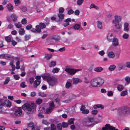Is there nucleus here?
Instances as JSON below:
<instances>
[{"label": "nucleus", "instance_id": "f257e3e1", "mask_svg": "<svg viewBox=\"0 0 130 130\" xmlns=\"http://www.w3.org/2000/svg\"><path fill=\"white\" fill-rule=\"evenodd\" d=\"M35 108L34 103H31L30 104L26 103L24 104L22 107V109L28 114L32 113Z\"/></svg>", "mask_w": 130, "mask_h": 130}, {"label": "nucleus", "instance_id": "f03ea898", "mask_svg": "<svg viewBox=\"0 0 130 130\" xmlns=\"http://www.w3.org/2000/svg\"><path fill=\"white\" fill-rule=\"evenodd\" d=\"M104 83V80L100 77L93 79L90 82L91 85L95 87L101 86Z\"/></svg>", "mask_w": 130, "mask_h": 130}, {"label": "nucleus", "instance_id": "7ed1b4c3", "mask_svg": "<svg viewBox=\"0 0 130 130\" xmlns=\"http://www.w3.org/2000/svg\"><path fill=\"white\" fill-rule=\"evenodd\" d=\"M84 126L88 127H91L94 125L93 119L92 117H88L84 119L83 122Z\"/></svg>", "mask_w": 130, "mask_h": 130}, {"label": "nucleus", "instance_id": "20e7f679", "mask_svg": "<svg viewBox=\"0 0 130 130\" xmlns=\"http://www.w3.org/2000/svg\"><path fill=\"white\" fill-rule=\"evenodd\" d=\"M118 112L119 116L127 115L130 113V108L127 106L123 107L118 110Z\"/></svg>", "mask_w": 130, "mask_h": 130}, {"label": "nucleus", "instance_id": "39448f33", "mask_svg": "<svg viewBox=\"0 0 130 130\" xmlns=\"http://www.w3.org/2000/svg\"><path fill=\"white\" fill-rule=\"evenodd\" d=\"M45 78L46 79L47 81L50 86L53 87L57 84V80L54 77L46 76Z\"/></svg>", "mask_w": 130, "mask_h": 130}, {"label": "nucleus", "instance_id": "423d86ee", "mask_svg": "<svg viewBox=\"0 0 130 130\" xmlns=\"http://www.w3.org/2000/svg\"><path fill=\"white\" fill-rule=\"evenodd\" d=\"M11 105V103L8 100H4L2 99H0V109L2 108L4 106H6L7 107H10Z\"/></svg>", "mask_w": 130, "mask_h": 130}, {"label": "nucleus", "instance_id": "0eeeda50", "mask_svg": "<svg viewBox=\"0 0 130 130\" xmlns=\"http://www.w3.org/2000/svg\"><path fill=\"white\" fill-rule=\"evenodd\" d=\"M14 115L16 117H19L22 114V110L20 107H16L13 109Z\"/></svg>", "mask_w": 130, "mask_h": 130}, {"label": "nucleus", "instance_id": "6e6552de", "mask_svg": "<svg viewBox=\"0 0 130 130\" xmlns=\"http://www.w3.org/2000/svg\"><path fill=\"white\" fill-rule=\"evenodd\" d=\"M79 71H80V70L68 68H66L65 69V71L71 75L74 74L76 72Z\"/></svg>", "mask_w": 130, "mask_h": 130}, {"label": "nucleus", "instance_id": "1a4fd4ad", "mask_svg": "<svg viewBox=\"0 0 130 130\" xmlns=\"http://www.w3.org/2000/svg\"><path fill=\"white\" fill-rule=\"evenodd\" d=\"M101 130H118V129L111 126L110 124H107L105 125L104 127L102 128Z\"/></svg>", "mask_w": 130, "mask_h": 130}, {"label": "nucleus", "instance_id": "9d476101", "mask_svg": "<svg viewBox=\"0 0 130 130\" xmlns=\"http://www.w3.org/2000/svg\"><path fill=\"white\" fill-rule=\"evenodd\" d=\"M49 105L50 107L49 108L46 110V113H50L54 108V103L53 102L50 103Z\"/></svg>", "mask_w": 130, "mask_h": 130}, {"label": "nucleus", "instance_id": "9b49d317", "mask_svg": "<svg viewBox=\"0 0 130 130\" xmlns=\"http://www.w3.org/2000/svg\"><path fill=\"white\" fill-rule=\"evenodd\" d=\"M86 108L85 105H82L80 108V110L82 111V113L83 114H87L89 112V111L88 109H85Z\"/></svg>", "mask_w": 130, "mask_h": 130}, {"label": "nucleus", "instance_id": "f8f14e48", "mask_svg": "<svg viewBox=\"0 0 130 130\" xmlns=\"http://www.w3.org/2000/svg\"><path fill=\"white\" fill-rule=\"evenodd\" d=\"M112 41V44L113 46H117L118 45V39L117 38H113Z\"/></svg>", "mask_w": 130, "mask_h": 130}, {"label": "nucleus", "instance_id": "ddd939ff", "mask_svg": "<svg viewBox=\"0 0 130 130\" xmlns=\"http://www.w3.org/2000/svg\"><path fill=\"white\" fill-rule=\"evenodd\" d=\"M121 20V18L120 16H116L115 17V19L112 21L113 23L114 24H116L117 23H119Z\"/></svg>", "mask_w": 130, "mask_h": 130}, {"label": "nucleus", "instance_id": "4468645a", "mask_svg": "<svg viewBox=\"0 0 130 130\" xmlns=\"http://www.w3.org/2000/svg\"><path fill=\"white\" fill-rule=\"evenodd\" d=\"M41 83L40 80L36 79L34 82L33 84V88L35 89Z\"/></svg>", "mask_w": 130, "mask_h": 130}, {"label": "nucleus", "instance_id": "2eb2a0df", "mask_svg": "<svg viewBox=\"0 0 130 130\" xmlns=\"http://www.w3.org/2000/svg\"><path fill=\"white\" fill-rule=\"evenodd\" d=\"M3 58L5 59H8L10 58H13L14 57L8 54H2Z\"/></svg>", "mask_w": 130, "mask_h": 130}, {"label": "nucleus", "instance_id": "dca6fc26", "mask_svg": "<svg viewBox=\"0 0 130 130\" xmlns=\"http://www.w3.org/2000/svg\"><path fill=\"white\" fill-rule=\"evenodd\" d=\"M73 84L75 85L77 84L78 83H80L82 82V80L77 78H72Z\"/></svg>", "mask_w": 130, "mask_h": 130}, {"label": "nucleus", "instance_id": "f3484780", "mask_svg": "<svg viewBox=\"0 0 130 130\" xmlns=\"http://www.w3.org/2000/svg\"><path fill=\"white\" fill-rule=\"evenodd\" d=\"M58 17L59 18V19L58 20L56 21L57 22H61L64 19V15L62 13H59L58 14Z\"/></svg>", "mask_w": 130, "mask_h": 130}, {"label": "nucleus", "instance_id": "a211bd4d", "mask_svg": "<svg viewBox=\"0 0 130 130\" xmlns=\"http://www.w3.org/2000/svg\"><path fill=\"white\" fill-rule=\"evenodd\" d=\"M51 128L47 127L44 128V130H56V127L54 124H51Z\"/></svg>", "mask_w": 130, "mask_h": 130}, {"label": "nucleus", "instance_id": "6ab92c4d", "mask_svg": "<svg viewBox=\"0 0 130 130\" xmlns=\"http://www.w3.org/2000/svg\"><path fill=\"white\" fill-rule=\"evenodd\" d=\"M112 34L111 32L107 34V39L108 41L109 42L112 41L113 39L112 38Z\"/></svg>", "mask_w": 130, "mask_h": 130}, {"label": "nucleus", "instance_id": "aec40b11", "mask_svg": "<svg viewBox=\"0 0 130 130\" xmlns=\"http://www.w3.org/2000/svg\"><path fill=\"white\" fill-rule=\"evenodd\" d=\"M64 21L66 23L63 24V25L65 27H66L69 25V22H71V19L70 18H68L66 19Z\"/></svg>", "mask_w": 130, "mask_h": 130}, {"label": "nucleus", "instance_id": "412c9836", "mask_svg": "<svg viewBox=\"0 0 130 130\" xmlns=\"http://www.w3.org/2000/svg\"><path fill=\"white\" fill-rule=\"evenodd\" d=\"M128 26L129 25L128 23H124V31L128 32L129 31V28Z\"/></svg>", "mask_w": 130, "mask_h": 130}, {"label": "nucleus", "instance_id": "4be33fe9", "mask_svg": "<svg viewBox=\"0 0 130 130\" xmlns=\"http://www.w3.org/2000/svg\"><path fill=\"white\" fill-rule=\"evenodd\" d=\"M107 55L110 58H113L115 56V54L113 52H109L107 54Z\"/></svg>", "mask_w": 130, "mask_h": 130}, {"label": "nucleus", "instance_id": "5701e85b", "mask_svg": "<svg viewBox=\"0 0 130 130\" xmlns=\"http://www.w3.org/2000/svg\"><path fill=\"white\" fill-rule=\"evenodd\" d=\"M52 56V55L51 54H46L45 55L44 58L47 60H49L51 58Z\"/></svg>", "mask_w": 130, "mask_h": 130}, {"label": "nucleus", "instance_id": "b1692460", "mask_svg": "<svg viewBox=\"0 0 130 130\" xmlns=\"http://www.w3.org/2000/svg\"><path fill=\"white\" fill-rule=\"evenodd\" d=\"M11 17L14 23L16 22L17 20V17L15 14H11Z\"/></svg>", "mask_w": 130, "mask_h": 130}, {"label": "nucleus", "instance_id": "393cba45", "mask_svg": "<svg viewBox=\"0 0 130 130\" xmlns=\"http://www.w3.org/2000/svg\"><path fill=\"white\" fill-rule=\"evenodd\" d=\"M5 40L7 42H10L12 39V38L11 36H7L5 38Z\"/></svg>", "mask_w": 130, "mask_h": 130}, {"label": "nucleus", "instance_id": "a878e982", "mask_svg": "<svg viewBox=\"0 0 130 130\" xmlns=\"http://www.w3.org/2000/svg\"><path fill=\"white\" fill-rule=\"evenodd\" d=\"M7 7L9 11H11L13 9V7L12 5L9 4L7 5Z\"/></svg>", "mask_w": 130, "mask_h": 130}, {"label": "nucleus", "instance_id": "bb28decb", "mask_svg": "<svg viewBox=\"0 0 130 130\" xmlns=\"http://www.w3.org/2000/svg\"><path fill=\"white\" fill-rule=\"evenodd\" d=\"M56 61H51L49 63V67L51 68L54 67L56 65Z\"/></svg>", "mask_w": 130, "mask_h": 130}, {"label": "nucleus", "instance_id": "cd10ccee", "mask_svg": "<svg viewBox=\"0 0 130 130\" xmlns=\"http://www.w3.org/2000/svg\"><path fill=\"white\" fill-rule=\"evenodd\" d=\"M97 23L98 28L100 29H102L103 28L102 23L99 21H98Z\"/></svg>", "mask_w": 130, "mask_h": 130}, {"label": "nucleus", "instance_id": "c85d7f7f", "mask_svg": "<svg viewBox=\"0 0 130 130\" xmlns=\"http://www.w3.org/2000/svg\"><path fill=\"white\" fill-rule=\"evenodd\" d=\"M103 70V68L101 67H97L94 69V70L97 72H100Z\"/></svg>", "mask_w": 130, "mask_h": 130}, {"label": "nucleus", "instance_id": "c756f323", "mask_svg": "<svg viewBox=\"0 0 130 130\" xmlns=\"http://www.w3.org/2000/svg\"><path fill=\"white\" fill-rule=\"evenodd\" d=\"M19 33L20 35H23L25 33V30L23 28H20L19 30Z\"/></svg>", "mask_w": 130, "mask_h": 130}, {"label": "nucleus", "instance_id": "7c9ffc66", "mask_svg": "<svg viewBox=\"0 0 130 130\" xmlns=\"http://www.w3.org/2000/svg\"><path fill=\"white\" fill-rule=\"evenodd\" d=\"M52 39L53 40H55L56 41H58L60 39V38L59 36L55 35L53 36Z\"/></svg>", "mask_w": 130, "mask_h": 130}, {"label": "nucleus", "instance_id": "2f4dec72", "mask_svg": "<svg viewBox=\"0 0 130 130\" xmlns=\"http://www.w3.org/2000/svg\"><path fill=\"white\" fill-rule=\"evenodd\" d=\"M117 88L118 91H121L123 90L124 87L122 85L119 84L117 86Z\"/></svg>", "mask_w": 130, "mask_h": 130}, {"label": "nucleus", "instance_id": "473e14b6", "mask_svg": "<svg viewBox=\"0 0 130 130\" xmlns=\"http://www.w3.org/2000/svg\"><path fill=\"white\" fill-rule=\"evenodd\" d=\"M80 25L79 24H76L73 26L74 29L75 30H78L80 28Z\"/></svg>", "mask_w": 130, "mask_h": 130}, {"label": "nucleus", "instance_id": "72a5a7b5", "mask_svg": "<svg viewBox=\"0 0 130 130\" xmlns=\"http://www.w3.org/2000/svg\"><path fill=\"white\" fill-rule=\"evenodd\" d=\"M28 127H31V130H35V127L34 126V124L32 123H29L28 124Z\"/></svg>", "mask_w": 130, "mask_h": 130}, {"label": "nucleus", "instance_id": "f704fd0d", "mask_svg": "<svg viewBox=\"0 0 130 130\" xmlns=\"http://www.w3.org/2000/svg\"><path fill=\"white\" fill-rule=\"evenodd\" d=\"M36 33H39L41 31V28L39 26L37 25L36 26Z\"/></svg>", "mask_w": 130, "mask_h": 130}, {"label": "nucleus", "instance_id": "c9c22d12", "mask_svg": "<svg viewBox=\"0 0 130 130\" xmlns=\"http://www.w3.org/2000/svg\"><path fill=\"white\" fill-rule=\"evenodd\" d=\"M115 24V26L116 29H120L121 28L122 25L119 23H117L116 24Z\"/></svg>", "mask_w": 130, "mask_h": 130}, {"label": "nucleus", "instance_id": "e433bc0d", "mask_svg": "<svg viewBox=\"0 0 130 130\" xmlns=\"http://www.w3.org/2000/svg\"><path fill=\"white\" fill-rule=\"evenodd\" d=\"M116 67V66L114 65H112L110 66L109 68V70L110 71H113Z\"/></svg>", "mask_w": 130, "mask_h": 130}, {"label": "nucleus", "instance_id": "4c0bfd02", "mask_svg": "<svg viewBox=\"0 0 130 130\" xmlns=\"http://www.w3.org/2000/svg\"><path fill=\"white\" fill-rule=\"evenodd\" d=\"M94 8L96 9H99V8L97 6H96L94 4H91L89 7L90 9Z\"/></svg>", "mask_w": 130, "mask_h": 130}, {"label": "nucleus", "instance_id": "58836bf2", "mask_svg": "<svg viewBox=\"0 0 130 130\" xmlns=\"http://www.w3.org/2000/svg\"><path fill=\"white\" fill-rule=\"evenodd\" d=\"M60 70V69L57 68H54L52 71L53 73H58Z\"/></svg>", "mask_w": 130, "mask_h": 130}, {"label": "nucleus", "instance_id": "ea45409f", "mask_svg": "<svg viewBox=\"0 0 130 130\" xmlns=\"http://www.w3.org/2000/svg\"><path fill=\"white\" fill-rule=\"evenodd\" d=\"M84 1V0H77V4L78 6H80L82 4Z\"/></svg>", "mask_w": 130, "mask_h": 130}, {"label": "nucleus", "instance_id": "a19ab883", "mask_svg": "<svg viewBox=\"0 0 130 130\" xmlns=\"http://www.w3.org/2000/svg\"><path fill=\"white\" fill-rule=\"evenodd\" d=\"M20 87L22 88H24L26 87L27 85H25V82H23L21 83Z\"/></svg>", "mask_w": 130, "mask_h": 130}, {"label": "nucleus", "instance_id": "79ce46f5", "mask_svg": "<svg viewBox=\"0 0 130 130\" xmlns=\"http://www.w3.org/2000/svg\"><path fill=\"white\" fill-rule=\"evenodd\" d=\"M31 37V36L30 35H25V41H27L29 40Z\"/></svg>", "mask_w": 130, "mask_h": 130}, {"label": "nucleus", "instance_id": "37998d69", "mask_svg": "<svg viewBox=\"0 0 130 130\" xmlns=\"http://www.w3.org/2000/svg\"><path fill=\"white\" fill-rule=\"evenodd\" d=\"M65 86L67 88L69 89L71 87V84L70 82H67Z\"/></svg>", "mask_w": 130, "mask_h": 130}, {"label": "nucleus", "instance_id": "c03bdc74", "mask_svg": "<svg viewBox=\"0 0 130 130\" xmlns=\"http://www.w3.org/2000/svg\"><path fill=\"white\" fill-rule=\"evenodd\" d=\"M75 119L74 118H71L68 121V123L69 124H73V123Z\"/></svg>", "mask_w": 130, "mask_h": 130}, {"label": "nucleus", "instance_id": "a18cd8bd", "mask_svg": "<svg viewBox=\"0 0 130 130\" xmlns=\"http://www.w3.org/2000/svg\"><path fill=\"white\" fill-rule=\"evenodd\" d=\"M39 96L43 97H45L46 96V94L44 92H39L38 93Z\"/></svg>", "mask_w": 130, "mask_h": 130}, {"label": "nucleus", "instance_id": "49530a36", "mask_svg": "<svg viewBox=\"0 0 130 130\" xmlns=\"http://www.w3.org/2000/svg\"><path fill=\"white\" fill-rule=\"evenodd\" d=\"M39 25L41 28L43 29L45 28L46 27V25L44 23H40L39 24Z\"/></svg>", "mask_w": 130, "mask_h": 130}, {"label": "nucleus", "instance_id": "de8ad7c7", "mask_svg": "<svg viewBox=\"0 0 130 130\" xmlns=\"http://www.w3.org/2000/svg\"><path fill=\"white\" fill-rule=\"evenodd\" d=\"M127 94V91L126 90L124 91H122L120 93V95L122 96H124Z\"/></svg>", "mask_w": 130, "mask_h": 130}, {"label": "nucleus", "instance_id": "09e8293b", "mask_svg": "<svg viewBox=\"0 0 130 130\" xmlns=\"http://www.w3.org/2000/svg\"><path fill=\"white\" fill-rule=\"evenodd\" d=\"M10 81V78L9 77H7L6 78L4 84L5 85L8 84L9 82Z\"/></svg>", "mask_w": 130, "mask_h": 130}, {"label": "nucleus", "instance_id": "8fccbe9b", "mask_svg": "<svg viewBox=\"0 0 130 130\" xmlns=\"http://www.w3.org/2000/svg\"><path fill=\"white\" fill-rule=\"evenodd\" d=\"M16 27L18 28H20L22 27V25L20 22H18V23H16L14 24Z\"/></svg>", "mask_w": 130, "mask_h": 130}, {"label": "nucleus", "instance_id": "3c124183", "mask_svg": "<svg viewBox=\"0 0 130 130\" xmlns=\"http://www.w3.org/2000/svg\"><path fill=\"white\" fill-rule=\"evenodd\" d=\"M129 37V35L127 33H124L122 36L123 38L124 39H127Z\"/></svg>", "mask_w": 130, "mask_h": 130}, {"label": "nucleus", "instance_id": "603ef678", "mask_svg": "<svg viewBox=\"0 0 130 130\" xmlns=\"http://www.w3.org/2000/svg\"><path fill=\"white\" fill-rule=\"evenodd\" d=\"M64 11V8L62 7H60L59 9V12L60 13H62Z\"/></svg>", "mask_w": 130, "mask_h": 130}, {"label": "nucleus", "instance_id": "864d4df0", "mask_svg": "<svg viewBox=\"0 0 130 130\" xmlns=\"http://www.w3.org/2000/svg\"><path fill=\"white\" fill-rule=\"evenodd\" d=\"M14 1L15 6H18L21 3L20 1L19 0H14Z\"/></svg>", "mask_w": 130, "mask_h": 130}, {"label": "nucleus", "instance_id": "5fc2aeb1", "mask_svg": "<svg viewBox=\"0 0 130 130\" xmlns=\"http://www.w3.org/2000/svg\"><path fill=\"white\" fill-rule=\"evenodd\" d=\"M21 10L25 12L27 10V8L24 6H21L20 7Z\"/></svg>", "mask_w": 130, "mask_h": 130}, {"label": "nucleus", "instance_id": "6e6d98bb", "mask_svg": "<svg viewBox=\"0 0 130 130\" xmlns=\"http://www.w3.org/2000/svg\"><path fill=\"white\" fill-rule=\"evenodd\" d=\"M42 100L41 99H38L36 101V103L38 104H40L42 102Z\"/></svg>", "mask_w": 130, "mask_h": 130}, {"label": "nucleus", "instance_id": "4d7b16f0", "mask_svg": "<svg viewBox=\"0 0 130 130\" xmlns=\"http://www.w3.org/2000/svg\"><path fill=\"white\" fill-rule=\"evenodd\" d=\"M107 95L108 96H112L113 95V93L112 91H109L108 92Z\"/></svg>", "mask_w": 130, "mask_h": 130}, {"label": "nucleus", "instance_id": "13d9d810", "mask_svg": "<svg viewBox=\"0 0 130 130\" xmlns=\"http://www.w3.org/2000/svg\"><path fill=\"white\" fill-rule=\"evenodd\" d=\"M20 61H18L16 63V69H19L20 68Z\"/></svg>", "mask_w": 130, "mask_h": 130}, {"label": "nucleus", "instance_id": "bf43d9fd", "mask_svg": "<svg viewBox=\"0 0 130 130\" xmlns=\"http://www.w3.org/2000/svg\"><path fill=\"white\" fill-rule=\"evenodd\" d=\"M42 123L44 124L48 125L50 124L49 122H48L46 120H44L42 121Z\"/></svg>", "mask_w": 130, "mask_h": 130}, {"label": "nucleus", "instance_id": "052dcab7", "mask_svg": "<svg viewBox=\"0 0 130 130\" xmlns=\"http://www.w3.org/2000/svg\"><path fill=\"white\" fill-rule=\"evenodd\" d=\"M34 79L33 77L30 78L29 79V83L30 84H31L34 81Z\"/></svg>", "mask_w": 130, "mask_h": 130}, {"label": "nucleus", "instance_id": "680f3d73", "mask_svg": "<svg viewBox=\"0 0 130 130\" xmlns=\"http://www.w3.org/2000/svg\"><path fill=\"white\" fill-rule=\"evenodd\" d=\"M21 23L23 24H26L27 22V20L25 19H22L21 21Z\"/></svg>", "mask_w": 130, "mask_h": 130}, {"label": "nucleus", "instance_id": "e2e57ef3", "mask_svg": "<svg viewBox=\"0 0 130 130\" xmlns=\"http://www.w3.org/2000/svg\"><path fill=\"white\" fill-rule=\"evenodd\" d=\"M125 81L128 83H130V78L128 76H127L125 78Z\"/></svg>", "mask_w": 130, "mask_h": 130}, {"label": "nucleus", "instance_id": "0e129e2a", "mask_svg": "<svg viewBox=\"0 0 130 130\" xmlns=\"http://www.w3.org/2000/svg\"><path fill=\"white\" fill-rule=\"evenodd\" d=\"M99 54L101 56H103L105 54V53L103 50H102L98 52Z\"/></svg>", "mask_w": 130, "mask_h": 130}, {"label": "nucleus", "instance_id": "69168bd1", "mask_svg": "<svg viewBox=\"0 0 130 130\" xmlns=\"http://www.w3.org/2000/svg\"><path fill=\"white\" fill-rule=\"evenodd\" d=\"M118 69L119 71H120L122 70L123 68V66L121 64H119L118 65Z\"/></svg>", "mask_w": 130, "mask_h": 130}, {"label": "nucleus", "instance_id": "338daca9", "mask_svg": "<svg viewBox=\"0 0 130 130\" xmlns=\"http://www.w3.org/2000/svg\"><path fill=\"white\" fill-rule=\"evenodd\" d=\"M32 25L31 24H29L26 27V29L28 30H29L32 28Z\"/></svg>", "mask_w": 130, "mask_h": 130}, {"label": "nucleus", "instance_id": "774afa93", "mask_svg": "<svg viewBox=\"0 0 130 130\" xmlns=\"http://www.w3.org/2000/svg\"><path fill=\"white\" fill-rule=\"evenodd\" d=\"M57 128L58 129L61 130L62 128V126L61 124H59L57 125Z\"/></svg>", "mask_w": 130, "mask_h": 130}]
</instances>
